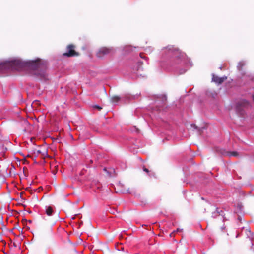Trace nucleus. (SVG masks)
I'll return each mask as SVG.
<instances>
[{
    "instance_id": "f257e3e1",
    "label": "nucleus",
    "mask_w": 254,
    "mask_h": 254,
    "mask_svg": "<svg viewBox=\"0 0 254 254\" xmlns=\"http://www.w3.org/2000/svg\"><path fill=\"white\" fill-rule=\"evenodd\" d=\"M28 66L33 70L34 74L41 80H46L48 79V74L46 72V64L39 59L35 61H29Z\"/></svg>"
},
{
    "instance_id": "f03ea898",
    "label": "nucleus",
    "mask_w": 254,
    "mask_h": 254,
    "mask_svg": "<svg viewBox=\"0 0 254 254\" xmlns=\"http://www.w3.org/2000/svg\"><path fill=\"white\" fill-rule=\"evenodd\" d=\"M251 106L250 103L246 100H241L238 101L236 104V110L240 114H242V112L246 109L249 108Z\"/></svg>"
},
{
    "instance_id": "7ed1b4c3",
    "label": "nucleus",
    "mask_w": 254,
    "mask_h": 254,
    "mask_svg": "<svg viewBox=\"0 0 254 254\" xmlns=\"http://www.w3.org/2000/svg\"><path fill=\"white\" fill-rule=\"evenodd\" d=\"M113 51V48L112 47H103L100 48L97 52L96 56L99 58H102L112 53Z\"/></svg>"
},
{
    "instance_id": "20e7f679",
    "label": "nucleus",
    "mask_w": 254,
    "mask_h": 254,
    "mask_svg": "<svg viewBox=\"0 0 254 254\" xmlns=\"http://www.w3.org/2000/svg\"><path fill=\"white\" fill-rule=\"evenodd\" d=\"M75 46L73 44L68 45L67 46V51L63 53L64 56L70 57L78 56L79 54L74 50Z\"/></svg>"
},
{
    "instance_id": "39448f33",
    "label": "nucleus",
    "mask_w": 254,
    "mask_h": 254,
    "mask_svg": "<svg viewBox=\"0 0 254 254\" xmlns=\"http://www.w3.org/2000/svg\"><path fill=\"white\" fill-rule=\"evenodd\" d=\"M227 77L224 76L223 77H219L217 76L213 75L212 77V81L218 84H222L225 80L227 79Z\"/></svg>"
},
{
    "instance_id": "423d86ee",
    "label": "nucleus",
    "mask_w": 254,
    "mask_h": 254,
    "mask_svg": "<svg viewBox=\"0 0 254 254\" xmlns=\"http://www.w3.org/2000/svg\"><path fill=\"white\" fill-rule=\"evenodd\" d=\"M53 210L51 206H48L46 208V213L48 216H51L53 213Z\"/></svg>"
},
{
    "instance_id": "0eeeda50",
    "label": "nucleus",
    "mask_w": 254,
    "mask_h": 254,
    "mask_svg": "<svg viewBox=\"0 0 254 254\" xmlns=\"http://www.w3.org/2000/svg\"><path fill=\"white\" fill-rule=\"evenodd\" d=\"M120 97L118 96H114L111 98V101L112 103H116L119 101Z\"/></svg>"
},
{
    "instance_id": "6e6552de",
    "label": "nucleus",
    "mask_w": 254,
    "mask_h": 254,
    "mask_svg": "<svg viewBox=\"0 0 254 254\" xmlns=\"http://www.w3.org/2000/svg\"><path fill=\"white\" fill-rule=\"evenodd\" d=\"M133 49H136L135 47H132L131 46H127L125 47V49L126 51H133Z\"/></svg>"
},
{
    "instance_id": "1a4fd4ad",
    "label": "nucleus",
    "mask_w": 254,
    "mask_h": 254,
    "mask_svg": "<svg viewBox=\"0 0 254 254\" xmlns=\"http://www.w3.org/2000/svg\"><path fill=\"white\" fill-rule=\"evenodd\" d=\"M229 156H237L238 155V153L236 151L230 152L228 153Z\"/></svg>"
},
{
    "instance_id": "9d476101",
    "label": "nucleus",
    "mask_w": 254,
    "mask_h": 254,
    "mask_svg": "<svg viewBox=\"0 0 254 254\" xmlns=\"http://www.w3.org/2000/svg\"><path fill=\"white\" fill-rule=\"evenodd\" d=\"M143 170L144 171L146 172L149 175H150V174H149L150 171L147 168H145V166L143 167Z\"/></svg>"
},
{
    "instance_id": "9b49d317",
    "label": "nucleus",
    "mask_w": 254,
    "mask_h": 254,
    "mask_svg": "<svg viewBox=\"0 0 254 254\" xmlns=\"http://www.w3.org/2000/svg\"><path fill=\"white\" fill-rule=\"evenodd\" d=\"M94 108H95L98 109L99 110H100L102 109V108L101 107H100L99 106H98V105L94 106Z\"/></svg>"
},
{
    "instance_id": "f8f14e48",
    "label": "nucleus",
    "mask_w": 254,
    "mask_h": 254,
    "mask_svg": "<svg viewBox=\"0 0 254 254\" xmlns=\"http://www.w3.org/2000/svg\"><path fill=\"white\" fill-rule=\"evenodd\" d=\"M182 230L180 229L179 228H178L177 230H176V231L177 232H179V231H181Z\"/></svg>"
},
{
    "instance_id": "ddd939ff",
    "label": "nucleus",
    "mask_w": 254,
    "mask_h": 254,
    "mask_svg": "<svg viewBox=\"0 0 254 254\" xmlns=\"http://www.w3.org/2000/svg\"><path fill=\"white\" fill-rule=\"evenodd\" d=\"M104 170L105 171H107V169H106V168H104Z\"/></svg>"
},
{
    "instance_id": "4468645a",
    "label": "nucleus",
    "mask_w": 254,
    "mask_h": 254,
    "mask_svg": "<svg viewBox=\"0 0 254 254\" xmlns=\"http://www.w3.org/2000/svg\"><path fill=\"white\" fill-rule=\"evenodd\" d=\"M174 232L172 233L171 234H170V236H172V234H173Z\"/></svg>"
},
{
    "instance_id": "2eb2a0df",
    "label": "nucleus",
    "mask_w": 254,
    "mask_h": 254,
    "mask_svg": "<svg viewBox=\"0 0 254 254\" xmlns=\"http://www.w3.org/2000/svg\"><path fill=\"white\" fill-rule=\"evenodd\" d=\"M194 127H195V128L196 129L197 128V126H194Z\"/></svg>"
},
{
    "instance_id": "dca6fc26",
    "label": "nucleus",
    "mask_w": 254,
    "mask_h": 254,
    "mask_svg": "<svg viewBox=\"0 0 254 254\" xmlns=\"http://www.w3.org/2000/svg\"><path fill=\"white\" fill-rule=\"evenodd\" d=\"M92 162H93L92 160H90V163H92Z\"/></svg>"
},
{
    "instance_id": "f3484780",
    "label": "nucleus",
    "mask_w": 254,
    "mask_h": 254,
    "mask_svg": "<svg viewBox=\"0 0 254 254\" xmlns=\"http://www.w3.org/2000/svg\"><path fill=\"white\" fill-rule=\"evenodd\" d=\"M13 245L15 246V247H16L15 243H13Z\"/></svg>"
}]
</instances>
